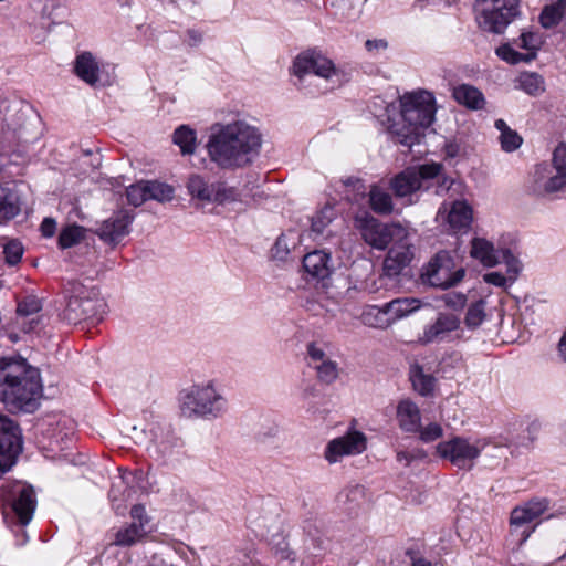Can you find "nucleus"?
<instances>
[{"mask_svg": "<svg viewBox=\"0 0 566 566\" xmlns=\"http://www.w3.org/2000/svg\"><path fill=\"white\" fill-rule=\"evenodd\" d=\"M262 138L258 128L243 119L214 124L207 143L208 155L221 169L242 168L259 154Z\"/></svg>", "mask_w": 566, "mask_h": 566, "instance_id": "obj_1", "label": "nucleus"}, {"mask_svg": "<svg viewBox=\"0 0 566 566\" xmlns=\"http://www.w3.org/2000/svg\"><path fill=\"white\" fill-rule=\"evenodd\" d=\"M43 396L40 373L20 356L0 358V401L10 413H33Z\"/></svg>", "mask_w": 566, "mask_h": 566, "instance_id": "obj_2", "label": "nucleus"}, {"mask_svg": "<svg viewBox=\"0 0 566 566\" xmlns=\"http://www.w3.org/2000/svg\"><path fill=\"white\" fill-rule=\"evenodd\" d=\"M434 97L430 92L420 91L401 98V122L395 123L390 133L396 143L411 149L424 138V130L434 120Z\"/></svg>", "mask_w": 566, "mask_h": 566, "instance_id": "obj_3", "label": "nucleus"}, {"mask_svg": "<svg viewBox=\"0 0 566 566\" xmlns=\"http://www.w3.org/2000/svg\"><path fill=\"white\" fill-rule=\"evenodd\" d=\"M443 166L438 163L409 167L390 179V188L397 198L411 196L419 190H429L436 185V193L447 192L453 180L442 177Z\"/></svg>", "mask_w": 566, "mask_h": 566, "instance_id": "obj_4", "label": "nucleus"}, {"mask_svg": "<svg viewBox=\"0 0 566 566\" xmlns=\"http://www.w3.org/2000/svg\"><path fill=\"white\" fill-rule=\"evenodd\" d=\"M65 294L67 302L60 314L62 321L76 325L85 321L102 319L105 302L95 287H87L82 282L72 280L65 286Z\"/></svg>", "mask_w": 566, "mask_h": 566, "instance_id": "obj_5", "label": "nucleus"}, {"mask_svg": "<svg viewBox=\"0 0 566 566\" xmlns=\"http://www.w3.org/2000/svg\"><path fill=\"white\" fill-rule=\"evenodd\" d=\"M465 276V269L457 263L454 252L438 251L422 268L420 277L423 284L448 290L458 285Z\"/></svg>", "mask_w": 566, "mask_h": 566, "instance_id": "obj_6", "label": "nucleus"}, {"mask_svg": "<svg viewBox=\"0 0 566 566\" xmlns=\"http://www.w3.org/2000/svg\"><path fill=\"white\" fill-rule=\"evenodd\" d=\"M474 10L479 27L501 34L520 14L518 0H475Z\"/></svg>", "mask_w": 566, "mask_h": 566, "instance_id": "obj_7", "label": "nucleus"}, {"mask_svg": "<svg viewBox=\"0 0 566 566\" xmlns=\"http://www.w3.org/2000/svg\"><path fill=\"white\" fill-rule=\"evenodd\" d=\"M226 399L211 384L192 386L182 397V410L189 416L219 417L226 410Z\"/></svg>", "mask_w": 566, "mask_h": 566, "instance_id": "obj_8", "label": "nucleus"}, {"mask_svg": "<svg viewBox=\"0 0 566 566\" xmlns=\"http://www.w3.org/2000/svg\"><path fill=\"white\" fill-rule=\"evenodd\" d=\"M19 423L0 411V475L9 471L22 452Z\"/></svg>", "mask_w": 566, "mask_h": 566, "instance_id": "obj_9", "label": "nucleus"}, {"mask_svg": "<svg viewBox=\"0 0 566 566\" xmlns=\"http://www.w3.org/2000/svg\"><path fill=\"white\" fill-rule=\"evenodd\" d=\"M187 189L192 198L219 205L235 201L239 197L234 187L228 186L224 181L210 182L209 179L199 174L189 176Z\"/></svg>", "mask_w": 566, "mask_h": 566, "instance_id": "obj_10", "label": "nucleus"}, {"mask_svg": "<svg viewBox=\"0 0 566 566\" xmlns=\"http://www.w3.org/2000/svg\"><path fill=\"white\" fill-rule=\"evenodd\" d=\"M471 256L479 260L485 266H494L497 263H505L507 272L512 274L511 280H515L521 266L520 261L513 255L511 250L503 249L495 251L493 244L482 238H474L471 242Z\"/></svg>", "mask_w": 566, "mask_h": 566, "instance_id": "obj_11", "label": "nucleus"}, {"mask_svg": "<svg viewBox=\"0 0 566 566\" xmlns=\"http://www.w3.org/2000/svg\"><path fill=\"white\" fill-rule=\"evenodd\" d=\"M547 510V500L530 501L524 506L515 507L511 512V535L517 536V546H522L534 532L531 523Z\"/></svg>", "mask_w": 566, "mask_h": 566, "instance_id": "obj_12", "label": "nucleus"}, {"mask_svg": "<svg viewBox=\"0 0 566 566\" xmlns=\"http://www.w3.org/2000/svg\"><path fill=\"white\" fill-rule=\"evenodd\" d=\"M364 241L370 247L384 250L397 238L407 235V230L400 224H386L376 218H366L360 227Z\"/></svg>", "mask_w": 566, "mask_h": 566, "instance_id": "obj_13", "label": "nucleus"}, {"mask_svg": "<svg viewBox=\"0 0 566 566\" xmlns=\"http://www.w3.org/2000/svg\"><path fill=\"white\" fill-rule=\"evenodd\" d=\"M293 70L300 80L313 73L326 80L337 77V84H340L339 73L333 62L316 51L300 54L293 64Z\"/></svg>", "mask_w": 566, "mask_h": 566, "instance_id": "obj_14", "label": "nucleus"}, {"mask_svg": "<svg viewBox=\"0 0 566 566\" xmlns=\"http://www.w3.org/2000/svg\"><path fill=\"white\" fill-rule=\"evenodd\" d=\"M437 452L459 469L470 470L473 467V461L480 455L481 449L471 444L467 439L457 437L439 443Z\"/></svg>", "mask_w": 566, "mask_h": 566, "instance_id": "obj_15", "label": "nucleus"}, {"mask_svg": "<svg viewBox=\"0 0 566 566\" xmlns=\"http://www.w3.org/2000/svg\"><path fill=\"white\" fill-rule=\"evenodd\" d=\"M134 220V214L127 210H118L112 217L104 220L95 230L99 239L107 243L116 245L129 233V224Z\"/></svg>", "mask_w": 566, "mask_h": 566, "instance_id": "obj_16", "label": "nucleus"}, {"mask_svg": "<svg viewBox=\"0 0 566 566\" xmlns=\"http://www.w3.org/2000/svg\"><path fill=\"white\" fill-rule=\"evenodd\" d=\"M412 248L408 234L403 238H397L391 243L384 261V272L387 276H397L409 265L413 258Z\"/></svg>", "mask_w": 566, "mask_h": 566, "instance_id": "obj_17", "label": "nucleus"}, {"mask_svg": "<svg viewBox=\"0 0 566 566\" xmlns=\"http://www.w3.org/2000/svg\"><path fill=\"white\" fill-rule=\"evenodd\" d=\"M366 449V437L359 431L333 439L325 450V459L329 463L337 462L342 457L361 453Z\"/></svg>", "mask_w": 566, "mask_h": 566, "instance_id": "obj_18", "label": "nucleus"}, {"mask_svg": "<svg viewBox=\"0 0 566 566\" xmlns=\"http://www.w3.org/2000/svg\"><path fill=\"white\" fill-rule=\"evenodd\" d=\"M566 185V175H553V168L547 163L535 166L533 172L532 192L536 196H545L560 190Z\"/></svg>", "mask_w": 566, "mask_h": 566, "instance_id": "obj_19", "label": "nucleus"}, {"mask_svg": "<svg viewBox=\"0 0 566 566\" xmlns=\"http://www.w3.org/2000/svg\"><path fill=\"white\" fill-rule=\"evenodd\" d=\"M12 509L22 525H27L33 516L36 501L34 490L30 485H19L13 492Z\"/></svg>", "mask_w": 566, "mask_h": 566, "instance_id": "obj_20", "label": "nucleus"}, {"mask_svg": "<svg viewBox=\"0 0 566 566\" xmlns=\"http://www.w3.org/2000/svg\"><path fill=\"white\" fill-rule=\"evenodd\" d=\"M461 319L458 315L452 313H439L434 323L428 326L421 340L426 344L440 340L453 331L460 327Z\"/></svg>", "mask_w": 566, "mask_h": 566, "instance_id": "obj_21", "label": "nucleus"}, {"mask_svg": "<svg viewBox=\"0 0 566 566\" xmlns=\"http://www.w3.org/2000/svg\"><path fill=\"white\" fill-rule=\"evenodd\" d=\"M303 268L314 279H327L333 270L331 254L323 250L310 252L303 258Z\"/></svg>", "mask_w": 566, "mask_h": 566, "instance_id": "obj_22", "label": "nucleus"}, {"mask_svg": "<svg viewBox=\"0 0 566 566\" xmlns=\"http://www.w3.org/2000/svg\"><path fill=\"white\" fill-rule=\"evenodd\" d=\"M75 74L91 86L99 81V65L91 52H82L76 56L74 64Z\"/></svg>", "mask_w": 566, "mask_h": 566, "instance_id": "obj_23", "label": "nucleus"}, {"mask_svg": "<svg viewBox=\"0 0 566 566\" xmlns=\"http://www.w3.org/2000/svg\"><path fill=\"white\" fill-rule=\"evenodd\" d=\"M452 97L469 109L479 111L485 106L483 93L473 85L460 84L452 91Z\"/></svg>", "mask_w": 566, "mask_h": 566, "instance_id": "obj_24", "label": "nucleus"}, {"mask_svg": "<svg viewBox=\"0 0 566 566\" xmlns=\"http://www.w3.org/2000/svg\"><path fill=\"white\" fill-rule=\"evenodd\" d=\"M397 418L402 430L417 432L420 430V410L411 400H402L397 408Z\"/></svg>", "mask_w": 566, "mask_h": 566, "instance_id": "obj_25", "label": "nucleus"}, {"mask_svg": "<svg viewBox=\"0 0 566 566\" xmlns=\"http://www.w3.org/2000/svg\"><path fill=\"white\" fill-rule=\"evenodd\" d=\"M447 220L453 230H465L472 222V208L465 201H454L448 211Z\"/></svg>", "mask_w": 566, "mask_h": 566, "instance_id": "obj_26", "label": "nucleus"}, {"mask_svg": "<svg viewBox=\"0 0 566 566\" xmlns=\"http://www.w3.org/2000/svg\"><path fill=\"white\" fill-rule=\"evenodd\" d=\"M20 211L18 193L10 188L0 186V223L13 219Z\"/></svg>", "mask_w": 566, "mask_h": 566, "instance_id": "obj_27", "label": "nucleus"}, {"mask_svg": "<svg viewBox=\"0 0 566 566\" xmlns=\"http://www.w3.org/2000/svg\"><path fill=\"white\" fill-rule=\"evenodd\" d=\"M337 501L349 513L355 512L366 501V490L360 484L348 485L337 495Z\"/></svg>", "mask_w": 566, "mask_h": 566, "instance_id": "obj_28", "label": "nucleus"}, {"mask_svg": "<svg viewBox=\"0 0 566 566\" xmlns=\"http://www.w3.org/2000/svg\"><path fill=\"white\" fill-rule=\"evenodd\" d=\"M419 308L417 298H395L385 303V314H388L390 324Z\"/></svg>", "mask_w": 566, "mask_h": 566, "instance_id": "obj_29", "label": "nucleus"}, {"mask_svg": "<svg viewBox=\"0 0 566 566\" xmlns=\"http://www.w3.org/2000/svg\"><path fill=\"white\" fill-rule=\"evenodd\" d=\"M369 206L378 214H390L394 210L391 195L385 189L374 185L369 190Z\"/></svg>", "mask_w": 566, "mask_h": 566, "instance_id": "obj_30", "label": "nucleus"}, {"mask_svg": "<svg viewBox=\"0 0 566 566\" xmlns=\"http://www.w3.org/2000/svg\"><path fill=\"white\" fill-rule=\"evenodd\" d=\"M410 380L413 389L421 396H430L434 390L436 378L431 374H426L419 365L411 367Z\"/></svg>", "mask_w": 566, "mask_h": 566, "instance_id": "obj_31", "label": "nucleus"}, {"mask_svg": "<svg viewBox=\"0 0 566 566\" xmlns=\"http://www.w3.org/2000/svg\"><path fill=\"white\" fill-rule=\"evenodd\" d=\"M494 126L500 132V144L504 151L511 153L521 147L523 138L516 130L511 129L505 120L496 119Z\"/></svg>", "mask_w": 566, "mask_h": 566, "instance_id": "obj_32", "label": "nucleus"}, {"mask_svg": "<svg viewBox=\"0 0 566 566\" xmlns=\"http://www.w3.org/2000/svg\"><path fill=\"white\" fill-rule=\"evenodd\" d=\"M174 143L182 155H192L197 147L196 130L187 125L179 126L174 133Z\"/></svg>", "mask_w": 566, "mask_h": 566, "instance_id": "obj_33", "label": "nucleus"}, {"mask_svg": "<svg viewBox=\"0 0 566 566\" xmlns=\"http://www.w3.org/2000/svg\"><path fill=\"white\" fill-rule=\"evenodd\" d=\"M566 0H557L555 3L545 6L539 15V22L543 28L551 29L556 27L565 15Z\"/></svg>", "mask_w": 566, "mask_h": 566, "instance_id": "obj_34", "label": "nucleus"}, {"mask_svg": "<svg viewBox=\"0 0 566 566\" xmlns=\"http://www.w3.org/2000/svg\"><path fill=\"white\" fill-rule=\"evenodd\" d=\"M144 534L145 530L142 527V525H137L136 522H133L128 526L117 531L114 544L117 546H132L138 539H140Z\"/></svg>", "mask_w": 566, "mask_h": 566, "instance_id": "obj_35", "label": "nucleus"}, {"mask_svg": "<svg viewBox=\"0 0 566 566\" xmlns=\"http://www.w3.org/2000/svg\"><path fill=\"white\" fill-rule=\"evenodd\" d=\"M130 495V490L127 488V483L124 476L119 478L118 483H113L108 493L109 500L117 514H123L125 506L123 503L127 501Z\"/></svg>", "mask_w": 566, "mask_h": 566, "instance_id": "obj_36", "label": "nucleus"}, {"mask_svg": "<svg viewBox=\"0 0 566 566\" xmlns=\"http://www.w3.org/2000/svg\"><path fill=\"white\" fill-rule=\"evenodd\" d=\"M385 304L382 305H368L363 312V321L365 324L374 327H386L390 325L388 314H385Z\"/></svg>", "mask_w": 566, "mask_h": 566, "instance_id": "obj_37", "label": "nucleus"}, {"mask_svg": "<svg viewBox=\"0 0 566 566\" xmlns=\"http://www.w3.org/2000/svg\"><path fill=\"white\" fill-rule=\"evenodd\" d=\"M85 230L83 227L72 224L65 227L59 235V247L61 249H69L84 239Z\"/></svg>", "mask_w": 566, "mask_h": 566, "instance_id": "obj_38", "label": "nucleus"}, {"mask_svg": "<svg viewBox=\"0 0 566 566\" xmlns=\"http://www.w3.org/2000/svg\"><path fill=\"white\" fill-rule=\"evenodd\" d=\"M520 87L528 95H539L544 92V80L537 73H524L520 76Z\"/></svg>", "mask_w": 566, "mask_h": 566, "instance_id": "obj_39", "label": "nucleus"}, {"mask_svg": "<svg viewBox=\"0 0 566 566\" xmlns=\"http://www.w3.org/2000/svg\"><path fill=\"white\" fill-rule=\"evenodd\" d=\"M485 318V301L472 303L465 314L464 323L469 328H476Z\"/></svg>", "mask_w": 566, "mask_h": 566, "instance_id": "obj_40", "label": "nucleus"}, {"mask_svg": "<svg viewBox=\"0 0 566 566\" xmlns=\"http://www.w3.org/2000/svg\"><path fill=\"white\" fill-rule=\"evenodd\" d=\"M148 200H157L160 202L169 201L174 197V188L167 184L158 181H147Z\"/></svg>", "mask_w": 566, "mask_h": 566, "instance_id": "obj_41", "label": "nucleus"}, {"mask_svg": "<svg viewBox=\"0 0 566 566\" xmlns=\"http://www.w3.org/2000/svg\"><path fill=\"white\" fill-rule=\"evenodd\" d=\"M42 310V301L35 295H27L18 302L17 315L18 317H29L39 313Z\"/></svg>", "mask_w": 566, "mask_h": 566, "instance_id": "obj_42", "label": "nucleus"}, {"mask_svg": "<svg viewBox=\"0 0 566 566\" xmlns=\"http://www.w3.org/2000/svg\"><path fill=\"white\" fill-rule=\"evenodd\" d=\"M313 368L317 371V378L324 384H332L338 377V367L332 359L315 364Z\"/></svg>", "mask_w": 566, "mask_h": 566, "instance_id": "obj_43", "label": "nucleus"}, {"mask_svg": "<svg viewBox=\"0 0 566 566\" xmlns=\"http://www.w3.org/2000/svg\"><path fill=\"white\" fill-rule=\"evenodd\" d=\"M127 200L134 207H139L148 200V188L146 182L132 185L126 190Z\"/></svg>", "mask_w": 566, "mask_h": 566, "instance_id": "obj_44", "label": "nucleus"}, {"mask_svg": "<svg viewBox=\"0 0 566 566\" xmlns=\"http://www.w3.org/2000/svg\"><path fill=\"white\" fill-rule=\"evenodd\" d=\"M6 262L9 265H15L20 262L23 254V247L18 240H10L3 248Z\"/></svg>", "mask_w": 566, "mask_h": 566, "instance_id": "obj_45", "label": "nucleus"}, {"mask_svg": "<svg viewBox=\"0 0 566 566\" xmlns=\"http://www.w3.org/2000/svg\"><path fill=\"white\" fill-rule=\"evenodd\" d=\"M496 54L504 61L511 64H517L521 61H528L524 54L515 51L509 44H504L496 50Z\"/></svg>", "mask_w": 566, "mask_h": 566, "instance_id": "obj_46", "label": "nucleus"}, {"mask_svg": "<svg viewBox=\"0 0 566 566\" xmlns=\"http://www.w3.org/2000/svg\"><path fill=\"white\" fill-rule=\"evenodd\" d=\"M446 306L459 311L467 304V296L462 293H448L442 296Z\"/></svg>", "mask_w": 566, "mask_h": 566, "instance_id": "obj_47", "label": "nucleus"}, {"mask_svg": "<svg viewBox=\"0 0 566 566\" xmlns=\"http://www.w3.org/2000/svg\"><path fill=\"white\" fill-rule=\"evenodd\" d=\"M442 436V428L438 423H430L424 429L420 430V440L423 442H431Z\"/></svg>", "mask_w": 566, "mask_h": 566, "instance_id": "obj_48", "label": "nucleus"}, {"mask_svg": "<svg viewBox=\"0 0 566 566\" xmlns=\"http://www.w3.org/2000/svg\"><path fill=\"white\" fill-rule=\"evenodd\" d=\"M279 432V427L275 423H268L260 428L256 433V439L258 441L265 443L270 439L277 437Z\"/></svg>", "mask_w": 566, "mask_h": 566, "instance_id": "obj_49", "label": "nucleus"}, {"mask_svg": "<svg viewBox=\"0 0 566 566\" xmlns=\"http://www.w3.org/2000/svg\"><path fill=\"white\" fill-rule=\"evenodd\" d=\"M520 46L527 51H535L538 49L539 41L538 35L533 32H523L520 36Z\"/></svg>", "mask_w": 566, "mask_h": 566, "instance_id": "obj_50", "label": "nucleus"}, {"mask_svg": "<svg viewBox=\"0 0 566 566\" xmlns=\"http://www.w3.org/2000/svg\"><path fill=\"white\" fill-rule=\"evenodd\" d=\"M307 354L311 358V365L321 364L324 360H328L329 358L326 356L325 352L317 347L314 343H311L307 346Z\"/></svg>", "mask_w": 566, "mask_h": 566, "instance_id": "obj_51", "label": "nucleus"}, {"mask_svg": "<svg viewBox=\"0 0 566 566\" xmlns=\"http://www.w3.org/2000/svg\"><path fill=\"white\" fill-rule=\"evenodd\" d=\"M509 276H511L512 274H510L507 272ZM507 280H510L511 282H513L514 280H511L510 277H506L505 275H503L502 273L500 272H491V273H486L484 275V281L489 284H493L495 286H504L507 282Z\"/></svg>", "mask_w": 566, "mask_h": 566, "instance_id": "obj_52", "label": "nucleus"}, {"mask_svg": "<svg viewBox=\"0 0 566 566\" xmlns=\"http://www.w3.org/2000/svg\"><path fill=\"white\" fill-rule=\"evenodd\" d=\"M130 515L133 520L138 521L137 525H142L143 528L145 523L148 522L145 507L140 504H136L132 507Z\"/></svg>", "mask_w": 566, "mask_h": 566, "instance_id": "obj_53", "label": "nucleus"}, {"mask_svg": "<svg viewBox=\"0 0 566 566\" xmlns=\"http://www.w3.org/2000/svg\"><path fill=\"white\" fill-rule=\"evenodd\" d=\"M40 230H41L43 237H45V238L53 237L55 233V230H56L55 220L52 218H45L40 226Z\"/></svg>", "mask_w": 566, "mask_h": 566, "instance_id": "obj_54", "label": "nucleus"}, {"mask_svg": "<svg viewBox=\"0 0 566 566\" xmlns=\"http://www.w3.org/2000/svg\"><path fill=\"white\" fill-rule=\"evenodd\" d=\"M289 253V247L285 242L284 235H281L277 238L275 244H274V254L277 258L283 259L284 255Z\"/></svg>", "mask_w": 566, "mask_h": 566, "instance_id": "obj_55", "label": "nucleus"}, {"mask_svg": "<svg viewBox=\"0 0 566 566\" xmlns=\"http://www.w3.org/2000/svg\"><path fill=\"white\" fill-rule=\"evenodd\" d=\"M366 50L369 52L385 50L388 43L384 39L367 40L365 42Z\"/></svg>", "mask_w": 566, "mask_h": 566, "instance_id": "obj_56", "label": "nucleus"}, {"mask_svg": "<svg viewBox=\"0 0 566 566\" xmlns=\"http://www.w3.org/2000/svg\"><path fill=\"white\" fill-rule=\"evenodd\" d=\"M329 222V219L327 221H324L321 216H317L313 218L312 220V230L316 233H323L325 227Z\"/></svg>", "mask_w": 566, "mask_h": 566, "instance_id": "obj_57", "label": "nucleus"}, {"mask_svg": "<svg viewBox=\"0 0 566 566\" xmlns=\"http://www.w3.org/2000/svg\"><path fill=\"white\" fill-rule=\"evenodd\" d=\"M40 323H41V317L40 316H38L35 318H31L28 322L23 323L22 329L25 333L34 332V331L38 329Z\"/></svg>", "mask_w": 566, "mask_h": 566, "instance_id": "obj_58", "label": "nucleus"}, {"mask_svg": "<svg viewBox=\"0 0 566 566\" xmlns=\"http://www.w3.org/2000/svg\"><path fill=\"white\" fill-rule=\"evenodd\" d=\"M343 184L345 186L353 187L357 191H360L361 189H365L364 185L361 184V180L359 178H356V177H348V178L343 180Z\"/></svg>", "mask_w": 566, "mask_h": 566, "instance_id": "obj_59", "label": "nucleus"}, {"mask_svg": "<svg viewBox=\"0 0 566 566\" xmlns=\"http://www.w3.org/2000/svg\"><path fill=\"white\" fill-rule=\"evenodd\" d=\"M444 149L448 157H455L460 153V146L455 142L447 143Z\"/></svg>", "mask_w": 566, "mask_h": 566, "instance_id": "obj_60", "label": "nucleus"}, {"mask_svg": "<svg viewBox=\"0 0 566 566\" xmlns=\"http://www.w3.org/2000/svg\"><path fill=\"white\" fill-rule=\"evenodd\" d=\"M415 459H416V455L411 452H407V451H398L397 452V461H399V462L406 461L408 464Z\"/></svg>", "mask_w": 566, "mask_h": 566, "instance_id": "obj_61", "label": "nucleus"}, {"mask_svg": "<svg viewBox=\"0 0 566 566\" xmlns=\"http://www.w3.org/2000/svg\"><path fill=\"white\" fill-rule=\"evenodd\" d=\"M558 350L563 359L566 361V332L559 340Z\"/></svg>", "mask_w": 566, "mask_h": 566, "instance_id": "obj_62", "label": "nucleus"}, {"mask_svg": "<svg viewBox=\"0 0 566 566\" xmlns=\"http://www.w3.org/2000/svg\"><path fill=\"white\" fill-rule=\"evenodd\" d=\"M188 34H189V38H190V44L191 45H196L198 44L200 41H201V34L193 31V30H190L188 31Z\"/></svg>", "mask_w": 566, "mask_h": 566, "instance_id": "obj_63", "label": "nucleus"}, {"mask_svg": "<svg viewBox=\"0 0 566 566\" xmlns=\"http://www.w3.org/2000/svg\"><path fill=\"white\" fill-rule=\"evenodd\" d=\"M412 566H431V564L424 558H412Z\"/></svg>", "mask_w": 566, "mask_h": 566, "instance_id": "obj_64", "label": "nucleus"}]
</instances>
